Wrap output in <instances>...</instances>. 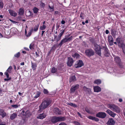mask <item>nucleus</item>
<instances>
[{
	"label": "nucleus",
	"instance_id": "nucleus-44",
	"mask_svg": "<svg viewBox=\"0 0 125 125\" xmlns=\"http://www.w3.org/2000/svg\"><path fill=\"white\" fill-rule=\"evenodd\" d=\"M113 41L114 39L108 41L109 44L110 45L112 46L113 45Z\"/></svg>",
	"mask_w": 125,
	"mask_h": 125
},
{
	"label": "nucleus",
	"instance_id": "nucleus-9",
	"mask_svg": "<svg viewBox=\"0 0 125 125\" xmlns=\"http://www.w3.org/2000/svg\"><path fill=\"white\" fill-rule=\"evenodd\" d=\"M115 61L120 66V68L123 67L122 63L120 57L117 56L115 58Z\"/></svg>",
	"mask_w": 125,
	"mask_h": 125
},
{
	"label": "nucleus",
	"instance_id": "nucleus-2",
	"mask_svg": "<svg viewBox=\"0 0 125 125\" xmlns=\"http://www.w3.org/2000/svg\"><path fill=\"white\" fill-rule=\"evenodd\" d=\"M121 39V37L117 38L116 39V42H114V44L117 45V43L118 46L122 48L123 52L125 54V44L122 42Z\"/></svg>",
	"mask_w": 125,
	"mask_h": 125
},
{
	"label": "nucleus",
	"instance_id": "nucleus-58",
	"mask_svg": "<svg viewBox=\"0 0 125 125\" xmlns=\"http://www.w3.org/2000/svg\"><path fill=\"white\" fill-rule=\"evenodd\" d=\"M60 26L59 25H58L57 23V24L56 25V30H57L59 28Z\"/></svg>",
	"mask_w": 125,
	"mask_h": 125
},
{
	"label": "nucleus",
	"instance_id": "nucleus-39",
	"mask_svg": "<svg viewBox=\"0 0 125 125\" xmlns=\"http://www.w3.org/2000/svg\"><path fill=\"white\" fill-rule=\"evenodd\" d=\"M4 6L3 2L1 0H0V9H2Z\"/></svg>",
	"mask_w": 125,
	"mask_h": 125
},
{
	"label": "nucleus",
	"instance_id": "nucleus-15",
	"mask_svg": "<svg viewBox=\"0 0 125 125\" xmlns=\"http://www.w3.org/2000/svg\"><path fill=\"white\" fill-rule=\"evenodd\" d=\"M115 123V121L113 118L109 119L107 124L108 125H114Z\"/></svg>",
	"mask_w": 125,
	"mask_h": 125
},
{
	"label": "nucleus",
	"instance_id": "nucleus-19",
	"mask_svg": "<svg viewBox=\"0 0 125 125\" xmlns=\"http://www.w3.org/2000/svg\"><path fill=\"white\" fill-rule=\"evenodd\" d=\"M87 117L90 119L92 120L97 122H98L99 121V119L98 118L96 117H95L91 116H89Z\"/></svg>",
	"mask_w": 125,
	"mask_h": 125
},
{
	"label": "nucleus",
	"instance_id": "nucleus-20",
	"mask_svg": "<svg viewBox=\"0 0 125 125\" xmlns=\"http://www.w3.org/2000/svg\"><path fill=\"white\" fill-rule=\"evenodd\" d=\"M54 113L56 115H60L61 114V111L58 108H56L54 109Z\"/></svg>",
	"mask_w": 125,
	"mask_h": 125
},
{
	"label": "nucleus",
	"instance_id": "nucleus-47",
	"mask_svg": "<svg viewBox=\"0 0 125 125\" xmlns=\"http://www.w3.org/2000/svg\"><path fill=\"white\" fill-rule=\"evenodd\" d=\"M84 14V13L82 12H81L80 16V17L82 19H84L83 16Z\"/></svg>",
	"mask_w": 125,
	"mask_h": 125
},
{
	"label": "nucleus",
	"instance_id": "nucleus-12",
	"mask_svg": "<svg viewBox=\"0 0 125 125\" xmlns=\"http://www.w3.org/2000/svg\"><path fill=\"white\" fill-rule=\"evenodd\" d=\"M12 69V67L11 66H10L6 70V71L5 72L4 74L6 75L7 78L9 77V75L8 73H11Z\"/></svg>",
	"mask_w": 125,
	"mask_h": 125
},
{
	"label": "nucleus",
	"instance_id": "nucleus-32",
	"mask_svg": "<svg viewBox=\"0 0 125 125\" xmlns=\"http://www.w3.org/2000/svg\"><path fill=\"white\" fill-rule=\"evenodd\" d=\"M116 34V31L114 29L112 30H111V34L113 37L115 36Z\"/></svg>",
	"mask_w": 125,
	"mask_h": 125
},
{
	"label": "nucleus",
	"instance_id": "nucleus-24",
	"mask_svg": "<svg viewBox=\"0 0 125 125\" xmlns=\"http://www.w3.org/2000/svg\"><path fill=\"white\" fill-rule=\"evenodd\" d=\"M94 50L96 51L99 50H101L102 49L100 45H98L96 44H94Z\"/></svg>",
	"mask_w": 125,
	"mask_h": 125
},
{
	"label": "nucleus",
	"instance_id": "nucleus-1",
	"mask_svg": "<svg viewBox=\"0 0 125 125\" xmlns=\"http://www.w3.org/2000/svg\"><path fill=\"white\" fill-rule=\"evenodd\" d=\"M52 101L49 98H46L42 102L39 107V111L40 112L47 108L51 104Z\"/></svg>",
	"mask_w": 125,
	"mask_h": 125
},
{
	"label": "nucleus",
	"instance_id": "nucleus-54",
	"mask_svg": "<svg viewBox=\"0 0 125 125\" xmlns=\"http://www.w3.org/2000/svg\"><path fill=\"white\" fill-rule=\"evenodd\" d=\"M31 32H29L28 34L26 35V36L27 37H29L31 36Z\"/></svg>",
	"mask_w": 125,
	"mask_h": 125
},
{
	"label": "nucleus",
	"instance_id": "nucleus-63",
	"mask_svg": "<svg viewBox=\"0 0 125 125\" xmlns=\"http://www.w3.org/2000/svg\"><path fill=\"white\" fill-rule=\"evenodd\" d=\"M61 23L62 24H64L65 23V22L64 20H62L61 21Z\"/></svg>",
	"mask_w": 125,
	"mask_h": 125
},
{
	"label": "nucleus",
	"instance_id": "nucleus-16",
	"mask_svg": "<svg viewBox=\"0 0 125 125\" xmlns=\"http://www.w3.org/2000/svg\"><path fill=\"white\" fill-rule=\"evenodd\" d=\"M0 115L1 116L2 118H3L6 115V113L3 109H0Z\"/></svg>",
	"mask_w": 125,
	"mask_h": 125
},
{
	"label": "nucleus",
	"instance_id": "nucleus-13",
	"mask_svg": "<svg viewBox=\"0 0 125 125\" xmlns=\"http://www.w3.org/2000/svg\"><path fill=\"white\" fill-rule=\"evenodd\" d=\"M68 61L67 63V65L69 67H71L73 62V58L71 57H69L68 58Z\"/></svg>",
	"mask_w": 125,
	"mask_h": 125
},
{
	"label": "nucleus",
	"instance_id": "nucleus-31",
	"mask_svg": "<svg viewBox=\"0 0 125 125\" xmlns=\"http://www.w3.org/2000/svg\"><path fill=\"white\" fill-rule=\"evenodd\" d=\"M24 12V11L23 9L21 8H20L19 12V14L20 15H22L23 14Z\"/></svg>",
	"mask_w": 125,
	"mask_h": 125
},
{
	"label": "nucleus",
	"instance_id": "nucleus-34",
	"mask_svg": "<svg viewBox=\"0 0 125 125\" xmlns=\"http://www.w3.org/2000/svg\"><path fill=\"white\" fill-rule=\"evenodd\" d=\"M41 94V92H37L36 93L34 97V98L36 99L39 97Z\"/></svg>",
	"mask_w": 125,
	"mask_h": 125
},
{
	"label": "nucleus",
	"instance_id": "nucleus-52",
	"mask_svg": "<svg viewBox=\"0 0 125 125\" xmlns=\"http://www.w3.org/2000/svg\"><path fill=\"white\" fill-rule=\"evenodd\" d=\"M5 78L4 79V80L5 81H8L9 80H10L11 79V77H9L8 78Z\"/></svg>",
	"mask_w": 125,
	"mask_h": 125
},
{
	"label": "nucleus",
	"instance_id": "nucleus-62",
	"mask_svg": "<svg viewBox=\"0 0 125 125\" xmlns=\"http://www.w3.org/2000/svg\"><path fill=\"white\" fill-rule=\"evenodd\" d=\"M105 33L106 34H108L109 33V31L107 30H106L105 31Z\"/></svg>",
	"mask_w": 125,
	"mask_h": 125
},
{
	"label": "nucleus",
	"instance_id": "nucleus-4",
	"mask_svg": "<svg viewBox=\"0 0 125 125\" xmlns=\"http://www.w3.org/2000/svg\"><path fill=\"white\" fill-rule=\"evenodd\" d=\"M68 37V36H65V38L62 39L61 41L60 42L58 45L60 47H61L62 45L64 43H66L68 41H70L72 40V39L73 37L71 36L68 38L66 37Z\"/></svg>",
	"mask_w": 125,
	"mask_h": 125
},
{
	"label": "nucleus",
	"instance_id": "nucleus-50",
	"mask_svg": "<svg viewBox=\"0 0 125 125\" xmlns=\"http://www.w3.org/2000/svg\"><path fill=\"white\" fill-rule=\"evenodd\" d=\"M40 5L42 7L44 8L45 6V4L44 3L41 2Z\"/></svg>",
	"mask_w": 125,
	"mask_h": 125
},
{
	"label": "nucleus",
	"instance_id": "nucleus-25",
	"mask_svg": "<svg viewBox=\"0 0 125 125\" xmlns=\"http://www.w3.org/2000/svg\"><path fill=\"white\" fill-rule=\"evenodd\" d=\"M31 67L33 70V71L35 70L37 67L36 64L35 63H33L32 61H31Z\"/></svg>",
	"mask_w": 125,
	"mask_h": 125
},
{
	"label": "nucleus",
	"instance_id": "nucleus-6",
	"mask_svg": "<svg viewBox=\"0 0 125 125\" xmlns=\"http://www.w3.org/2000/svg\"><path fill=\"white\" fill-rule=\"evenodd\" d=\"M108 108L114 111L115 112L117 113H119L120 112V110L119 108L115 105L109 104V105Z\"/></svg>",
	"mask_w": 125,
	"mask_h": 125
},
{
	"label": "nucleus",
	"instance_id": "nucleus-40",
	"mask_svg": "<svg viewBox=\"0 0 125 125\" xmlns=\"http://www.w3.org/2000/svg\"><path fill=\"white\" fill-rule=\"evenodd\" d=\"M80 56V55L78 53H75L74 54L72 55V56L74 58H78Z\"/></svg>",
	"mask_w": 125,
	"mask_h": 125
},
{
	"label": "nucleus",
	"instance_id": "nucleus-51",
	"mask_svg": "<svg viewBox=\"0 0 125 125\" xmlns=\"http://www.w3.org/2000/svg\"><path fill=\"white\" fill-rule=\"evenodd\" d=\"M90 41L91 42L93 43L94 42V39L93 38H92L90 39Z\"/></svg>",
	"mask_w": 125,
	"mask_h": 125
},
{
	"label": "nucleus",
	"instance_id": "nucleus-21",
	"mask_svg": "<svg viewBox=\"0 0 125 125\" xmlns=\"http://www.w3.org/2000/svg\"><path fill=\"white\" fill-rule=\"evenodd\" d=\"M8 11L9 12V13L11 16L16 17L17 16V14L13 10H9Z\"/></svg>",
	"mask_w": 125,
	"mask_h": 125
},
{
	"label": "nucleus",
	"instance_id": "nucleus-48",
	"mask_svg": "<svg viewBox=\"0 0 125 125\" xmlns=\"http://www.w3.org/2000/svg\"><path fill=\"white\" fill-rule=\"evenodd\" d=\"M11 107L14 108H17L18 107V105L17 104H13L11 105Z\"/></svg>",
	"mask_w": 125,
	"mask_h": 125
},
{
	"label": "nucleus",
	"instance_id": "nucleus-59",
	"mask_svg": "<svg viewBox=\"0 0 125 125\" xmlns=\"http://www.w3.org/2000/svg\"><path fill=\"white\" fill-rule=\"evenodd\" d=\"M61 39V37H58V38L57 39L56 42H58Z\"/></svg>",
	"mask_w": 125,
	"mask_h": 125
},
{
	"label": "nucleus",
	"instance_id": "nucleus-37",
	"mask_svg": "<svg viewBox=\"0 0 125 125\" xmlns=\"http://www.w3.org/2000/svg\"><path fill=\"white\" fill-rule=\"evenodd\" d=\"M96 53L100 56H101V50H98L95 51Z\"/></svg>",
	"mask_w": 125,
	"mask_h": 125
},
{
	"label": "nucleus",
	"instance_id": "nucleus-33",
	"mask_svg": "<svg viewBox=\"0 0 125 125\" xmlns=\"http://www.w3.org/2000/svg\"><path fill=\"white\" fill-rule=\"evenodd\" d=\"M61 32H60L58 35V37H61L62 35L63 34L65 31V29L64 30H62L61 31Z\"/></svg>",
	"mask_w": 125,
	"mask_h": 125
},
{
	"label": "nucleus",
	"instance_id": "nucleus-36",
	"mask_svg": "<svg viewBox=\"0 0 125 125\" xmlns=\"http://www.w3.org/2000/svg\"><path fill=\"white\" fill-rule=\"evenodd\" d=\"M35 47V44L33 43L31 44L29 46V48L31 50H33Z\"/></svg>",
	"mask_w": 125,
	"mask_h": 125
},
{
	"label": "nucleus",
	"instance_id": "nucleus-61",
	"mask_svg": "<svg viewBox=\"0 0 125 125\" xmlns=\"http://www.w3.org/2000/svg\"><path fill=\"white\" fill-rule=\"evenodd\" d=\"M33 31H34V30H33V28H32L30 30L29 32H31V33L32 34V32Z\"/></svg>",
	"mask_w": 125,
	"mask_h": 125
},
{
	"label": "nucleus",
	"instance_id": "nucleus-29",
	"mask_svg": "<svg viewBox=\"0 0 125 125\" xmlns=\"http://www.w3.org/2000/svg\"><path fill=\"white\" fill-rule=\"evenodd\" d=\"M40 24H38L37 25H35L34 27V31L35 32L37 31L39 27Z\"/></svg>",
	"mask_w": 125,
	"mask_h": 125
},
{
	"label": "nucleus",
	"instance_id": "nucleus-18",
	"mask_svg": "<svg viewBox=\"0 0 125 125\" xmlns=\"http://www.w3.org/2000/svg\"><path fill=\"white\" fill-rule=\"evenodd\" d=\"M106 112L113 117H114L116 115V114H115L109 109H108L107 110Z\"/></svg>",
	"mask_w": 125,
	"mask_h": 125
},
{
	"label": "nucleus",
	"instance_id": "nucleus-41",
	"mask_svg": "<svg viewBox=\"0 0 125 125\" xmlns=\"http://www.w3.org/2000/svg\"><path fill=\"white\" fill-rule=\"evenodd\" d=\"M20 56V52H19L15 54L14 55V57L16 58H19Z\"/></svg>",
	"mask_w": 125,
	"mask_h": 125
},
{
	"label": "nucleus",
	"instance_id": "nucleus-53",
	"mask_svg": "<svg viewBox=\"0 0 125 125\" xmlns=\"http://www.w3.org/2000/svg\"><path fill=\"white\" fill-rule=\"evenodd\" d=\"M85 111L87 112V113H90V111L89 109H88L87 108H86L85 109Z\"/></svg>",
	"mask_w": 125,
	"mask_h": 125
},
{
	"label": "nucleus",
	"instance_id": "nucleus-46",
	"mask_svg": "<svg viewBox=\"0 0 125 125\" xmlns=\"http://www.w3.org/2000/svg\"><path fill=\"white\" fill-rule=\"evenodd\" d=\"M113 39L111 35L108 36V41L113 40Z\"/></svg>",
	"mask_w": 125,
	"mask_h": 125
},
{
	"label": "nucleus",
	"instance_id": "nucleus-38",
	"mask_svg": "<svg viewBox=\"0 0 125 125\" xmlns=\"http://www.w3.org/2000/svg\"><path fill=\"white\" fill-rule=\"evenodd\" d=\"M51 72L53 73H55L57 71V69L55 67H53L51 69Z\"/></svg>",
	"mask_w": 125,
	"mask_h": 125
},
{
	"label": "nucleus",
	"instance_id": "nucleus-56",
	"mask_svg": "<svg viewBox=\"0 0 125 125\" xmlns=\"http://www.w3.org/2000/svg\"><path fill=\"white\" fill-rule=\"evenodd\" d=\"M59 125H67L64 122H62L60 123Z\"/></svg>",
	"mask_w": 125,
	"mask_h": 125
},
{
	"label": "nucleus",
	"instance_id": "nucleus-64",
	"mask_svg": "<svg viewBox=\"0 0 125 125\" xmlns=\"http://www.w3.org/2000/svg\"><path fill=\"white\" fill-rule=\"evenodd\" d=\"M58 11H55L54 14L55 15H56V14H58Z\"/></svg>",
	"mask_w": 125,
	"mask_h": 125
},
{
	"label": "nucleus",
	"instance_id": "nucleus-35",
	"mask_svg": "<svg viewBox=\"0 0 125 125\" xmlns=\"http://www.w3.org/2000/svg\"><path fill=\"white\" fill-rule=\"evenodd\" d=\"M46 26L44 24H43L42 26H41L40 27V30H44L46 28Z\"/></svg>",
	"mask_w": 125,
	"mask_h": 125
},
{
	"label": "nucleus",
	"instance_id": "nucleus-3",
	"mask_svg": "<svg viewBox=\"0 0 125 125\" xmlns=\"http://www.w3.org/2000/svg\"><path fill=\"white\" fill-rule=\"evenodd\" d=\"M65 120L66 118L64 117L54 116L52 117L51 119V121L53 124H55L59 121H64Z\"/></svg>",
	"mask_w": 125,
	"mask_h": 125
},
{
	"label": "nucleus",
	"instance_id": "nucleus-23",
	"mask_svg": "<svg viewBox=\"0 0 125 125\" xmlns=\"http://www.w3.org/2000/svg\"><path fill=\"white\" fill-rule=\"evenodd\" d=\"M94 91L95 92H99L101 91V89L100 87L98 86H94Z\"/></svg>",
	"mask_w": 125,
	"mask_h": 125
},
{
	"label": "nucleus",
	"instance_id": "nucleus-57",
	"mask_svg": "<svg viewBox=\"0 0 125 125\" xmlns=\"http://www.w3.org/2000/svg\"><path fill=\"white\" fill-rule=\"evenodd\" d=\"M35 53L36 55V58L39 56V52H36Z\"/></svg>",
	"mask_w": 125,
	"mask_h": 125
},
{
	"label": "nucleus",
	"instance_id": "nucleus-5",
	"mask_svg": "<svg viewBox=\"0 0 125 125\" xmlns=\"http://www.w3.org/2000/svg\"><path fill=\"white\" fill-rule=\"evenodd\" d=\"M85 53L86 55L89 57L94 56L95 54L94 50L90 48L86 50Z\"/></svg>",
	"mask_w": 125,
	"mask_h": 125
},
{
	"label": "nucleus",
	"instance_id": "nucleus-10",
	"mask_svg": "<svg viewBox=\"0 0 125 125\" xmlns=\"http://www.w3.org/2000/svg\"><path fill=\"white\" fill-rule=\"evenodd\" d=\"M106 116V114L104 112H99L96 114L97 117L103 119L105 118Z\"/></svg>",
	"mask_w": 125,
	"mask_h": 125
},
{
	"label": "nucleus",
	"instance_id": "nucleus-11",
	"mask_svg": "<svg viewBox=\"0 0 125 125\" xmlns=\"http://www.w3.org/2000/svg\"><path fill=\"white\" fill-rule=\"evenodd\" d=\"M79 85L78 84H76L74 86H72L70 89L71 93H74L76 90L79 88Z\"/></svg>",
	"mask_w": 125,
	"mask_h": 125
},
{
	"label": "nucleus",
	"instance_id": "nucleus-55",
	"mask_svg": "<svg viewBox=\"0 0 125 125\" xmlns=\"http://www.w3.org/2000/svg\"><path fill=\"white\" fill-rule=\"evenodd\" d=\"M49 8L50 9L52 10V11H53L54 10V9L53 7H52L50 6V5L49 6Z\"/></svg>",
	"mask_w": 125,
	"mask_h": 125
},
{
	"label": "nucleus",
	"instance_id": "nucleus-42",
	"mask_svg": "<svg viewBox=\"0 0 125 125\" xmlns=\"http://www.w3.org/2000/svg\"><path fill=\"white\" fill-rule=\"evenodd\" d=\"M43 92L44 94H47L49 93V91H48V90L44 88L43 89Z\"/></svg>",
	"mask_w": 125,
	"mask_h": 125
},
{
	"label": "nucleus",
	"instance_id": "nucleus-8",
	"mask_svg": "<svg viewBox=\"0 0 125 125\" xmlns=\"http://www.w3.org/2000/svg\"><path fill=\"white\" fill-rule=\"evenodd\" d=\"M77 63L74 65V67L76 68H79L84 65L83 63L81 60H79L77 61Z\"/></svg>",
	"mask_w": 125,
	"mask_h": 125
},
{
	"label": "nucleus",
	"instance_id": "nucleus-28",
	"mask_svg": "<svg viewBox=\"0 0 125 125\" xmlns=\"http://www.w3.org/2000/svg\"><path fill=\"white\" fill-rule=\"evenodd\" d=\"M94 84H96L97 85H99L101 83V81L100 79H97L94 81Z\"/></svg>",
	"mask_w": 125,
	"mask_h": 125
},
{
	"label": "nucleus",
	"instance_id": "nucleus-30",
	"mask_svg": "<svg viewBox=\"0 0 125 125\" xmlns=\"http://www.w3.org/2000/svg\"><path fill=\"white\" fill-rule=\"evenodd\" d=\"M33 12L34 14H37L38 12L39 9L36 7H34L33 9Z\"/></svg>",
	"mask_w": 125,
	"mask_h": 125
},
{
	"label": "nucleus",
	"instance_id": "nucleus-45",
	"mask_svg": "<svg viewBox=\"0 0 125 125\" xmlns=\"http://www.w3.org/2000/svg\"><path fill=\"white\" fill-rule=\"evenodd\" d=\"M56 45L54 44L53 46L52 47L51 50V51H54L56 48Z\"/></svg>",
	"mask_w": 125,
	"mask_h": 125
},
{
	"label": "nucleus",
	"instance_id": "nucleus-43",
	"mask_svg": "<svg viewBox=\"0 0 125 125\" xmlns=\"http://www.w3.org/2000/svg\"><path fill=\"white\" fill-rule=\"evenodd\" d=\"M68 104L72 106H73L74 107H77V106L76 105L72 103H70L69 104Z\"/></svg>",
	"mask_w": 125,
	"mask_h": 125
},
{
	"label": "nucleus",
	"instance_id": "nucleus-17",
	"mask_svg": "<svg viewBox=\"0 0 125 125\" xmlns=\"http://www.w3.org/2000/svg\"><path fill=\"white\" fill-rule=\"evenodd\" d=\"M83 89L86 94H90L91 93V90L90 89L87 88L85 86H84Z\"/></svg>",
	"mask_w": 125,
	"mask_h": 125
},
{
	"label": "nucleus",
	"instance_id": "nucleus-7",
	"mask_svg": "<svg viewBox=\"0 0 125 125\" xmlns=\"http://www.w3.org/2000/svg\"><path fill=\"white\" fill-rule=\"evenodd\" d=\"M21 115L26 117H28L30 116L31 115V113L29 110H27L26 112L24 110H22L21 113Z\"/></svg>",
	"mask_w": 125,
	"mask_h": 125
},
{
	"label": "nucleus",
	"instance_id": "nucleus-14",
	"mask_svg": "<svg viewBox=\"0 0 125 125\" xmlns=\"http://www.w3.org/2000/svg\"><path fill=\"white\" fill-rule=\"evenodd\" d=\"M103 49L104 51L105 56L106 57L109 56V53L107 48L106 47H103Z\"/></svg>",
	"mask_w": 125,
	"mask_h": 125
},
{
	"label": "nucleus",
	"instance_id": "nucleus-22",
	"mask_svg": "<svg viewBox=\"0 0 125 125\" xmlns=\"http://www.w3.org/2000/svg\"><path fill=\"white\" fill-rule=\"evenodd\" d=\"M46 116V114L43 113L39 114V115L37 117V118L41 119H43L44 118H45Z\"/></svg>",
	"mask_w": 125,
	"mask_h": 125
},
{
	"label": "nucleus",
	"instance_id": "nucleus-27",
	"mask_svg": "<svg viewBox=\"0 0 125 125\" xmlns=\"http://www.w3.org/2000/svg\"><path fill=\"white\" fill-rule=\"evenodd\" d=\"M76 80V78L75 75L71 77L69 79V82L71 83L72 82H74Z\"/></svg>",
	"mask_w": 125,
	"mask_h": 125
},
{
	"label": "nucleus",
	"instance_id": "nucleus-60",
	"mask_svg": "<svg viewBox=\"0 0 125 125\" xmlns=\"http://www.w3.org/2000/svg\"><path fill=\"white\" fill-rule=\"evenodd\" d=\"M7 91H3V90L1 89L0 88V93H2V92H6Z\"/></svg>",
	"mask_w": 125,
	"mask_h": 125
},
{
	"label": "nucleus",
	"instance_id": "nucleus-26",
	"mask_svg": "<svg viewBox=\"0 0 125 125\" xmlns=\"http://www.w3.org/2000/svg\"><path fill=\"white\" fill-rule=\"evenodd\" d=\"M17 116V114L16 113H13L10 116V119L11 120L14 119Z\"/></svg>",
	"mask_w": 125,
	"mask_h": 125
},
{
	"label": "nucleus",
	"instance_id": "nucleus-49",
	"mask_svg": "<svg viewBox=\"0 0 125 125\" xmlns=\"http://www.w3.org/2000/svg\"><path fill=\"white\" fill-rule=\"evenodd\" d=\"M73 123L75 125H81L80 124L79 122L76 121H74Z\"/></svg>",
	"mask_w": 125,
	"mask_h": 125
}]
</instances>
